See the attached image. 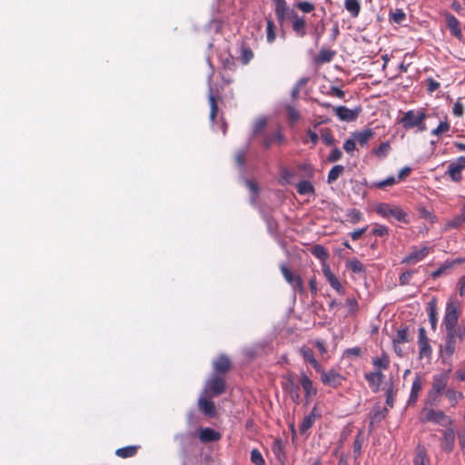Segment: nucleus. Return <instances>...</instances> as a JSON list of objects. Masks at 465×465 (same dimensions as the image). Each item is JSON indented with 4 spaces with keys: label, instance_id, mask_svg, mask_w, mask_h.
I'll use <instances>...</instances> for the list:
<instances>
[{
    "label": "nucleus",
    "instance_id": "obj_1",
    "mask_svg": "<svg viewBox=\"0 0 465 465\" xmlns=\"http://www.w3.org/2000/svg\"><path fill=\"white\" fill-rule=\"evenodd\" d=\"M450 369L433 375L431 388L428 391L425 404L430 407H436L440 401V395L448 389L447 385L450 380Z\"/></svg>",
    "mask_w": 465,
    "mask_h": 465
},
{
    "label": "nucleus",
    "instance_id": "obj_2",
    "mask_svg": "<svg viewBox=\"0 0 465 465\" xmlns=\"http://www.w3.org/2000/svg\"><path fill=\"white\" fill-rule=\"evenodd\" d=\"M426 118L427 114L424 109L417 111L409 110L404 113L403 116L399 120V124H401L405 130L417 127L419 131L423 132L426 130V124L424 122Z\"/></svg>",
    "mask_w": 465,
    "mask_h": 465
},
{
    "label": "nucleus",
    "instance_id": "obj_3",
    "mask_svg": "<svg viewBox=\"0 0 465 465\" xmlns=\"http://www.w3.org/2000/svg\"><path fill=\"white\" fill-rule=\"evenodd\" d=\"M375 212L383 218L393 217L397 221L409 223V216L406 212H404L400 206L391 205L389 203H379L375 207Z\"/></svg>",
    "mask_w": 465,
    "mask_h": 465
},
{
    "label": "nucleus",
    "instance_id": "obj_4",
    "mask_svg": "<svg viewBox=\"0 0 465 465\" xmlns=\"http://www.w3.org/2000/svg\"><path fill=\"white\" fill-rule=\"evenodd\" d=\"M460 310L459 303L455 301H449L446 304L443 324L446 331H450L458 326Z\"/></svg>",
    "mask_w": 465,
    "mask_h": 465
},
{
    "label": "nucleus",
    "instance_id": "obj_5",
    "mask_svg": "<svg viewBox=\"0 0 465 465\" xmlns=\"http://www.w3.org/2000/svg\"><path fill=\"white\" fill-rule=\"evenodd\" d=\"M281 272L284 278V280L290 284L294 293L298 292L300 294H304L305 288L303 284L302 278L294 273L286 264H280Z\"/></svg>",
    "mask_w": 465,
    "mask_h": 465
},
{
    "label": "nucleus",
    "instance_id": "obj_6",
    "mask_svg": "<svg viewBox=\"0 0 465 465\" xmlns=\"http://www.w3.org/2000/svg\"><path fill=\"white\" fill-rule=\"evenodd\" d=\"M282 390L288 393L291 400L295 403L299 404L301 401L300 385L296 383L295 379L292 373L284 375L282 377Z\"/></svg>",
    "mask_w": 465,
    "mask_h": 465
},
{
    "label": "nucleus",
    "instance_id": "obj_7",
    "mask_svg": "<svg viewBox=\"0 0 465 465\" xmlns=\"http://www.w3.org/2000/svg\"><path fill=\"white\" fill-rule=\"evenodd\" d=\"M318 372L321 373L322 382L324 385L330 386L334 389L340 387L342 384V381L345 380V378L334 369L324 371L322 368V371Z\"/></svg>",
    "mask_w": 465,
    "mask_h": 465
},
{
    "label": "nucleus",
    "instance_id": "obj_8",
    "mask_svg": "<svg viewBox=\"0 0 465 465\" xmlns=\"http://www.w3.org/2000/svg\"><path fill=\"white\" fill-rule=\"evenodd\" d=\"M418 346L420 358L430 360L432 355V348L424 327H420L418 330Z\"/></svg>",
    "mask_w": 465,
    "mask_h": 465
},
{
    "label": "nucleus",
    "instance_id": "obj_9",
    "mask_svg": "<svg viewBox=\"0 0 465 465\" xmlns=\"http://www.w3.org/2000/svg\"><path fill=\"white\" fill-rule=\"evenodd\" d=\"M206 391L210 397H216L225 392L226 382L224 378L214 375L206 383Z\"/></svg>",
    "mask_w": 465,
    "mask_h": 465
},
{
    "label": "nucleus",
    "instance_id": "obj_10",
    "mask_svg": "<svg viewBox=\"0 0 465 465\" xmlns=\"http://www.w3.org/2000/svg\"><path fill=\"white\" fill-rule=\"evenodd\" d=\"M300 388L302 387L304 392V398L308 403L313 397L318 393L317 388L313 385L311 378L304 372L302 371L299 375Z\"/></svg>",
    "mask_w": 465,
    "mask_h": 465
},
{
    "label": "nucleus",
    "instance_id": "obj_11",
    "mask_svg": "<svg viewBox=\"0 0 465 465\" xmlns=\"http://www.w3.org/2000/svg\"><path fill=\"white\" fill-rule=\"evenodd\" d=\"M260 142L265 149H269L273 143L282 145L285 142V136L279 127L273 133H263Z\"/></svg>",
    "mask_w": 465,
    "mask_h": 465
},
{
    "label": "nucleus",
    "instance_id": "obj_12",
    "mask_svg": "<svg viewBox=\"0 0 465 465\" xmlns=\"http://www.w3.org/2000/svg\"><path fill=\"white\" fill-rule=\"evenodd\" d=\"M426 421L433 422L440 426H452L453 420L447 416L442 411L430 409L427 411Z\"/></svg>",
    "mask_w": 465,
    "mask_h": 465
},
{
    "label": "nucleus",
    "instance_id": "obj_13",
    "mask_svg": "<svg viewBox=\"0 0 465 465\" xmlns=\"http://www.w3.org/2000/svg\"><path fill=\"white\" fill-rule=\"evenodd\" d=\"M290 21L296 36L302 38L307 35V24L303 16L299 15L297 12H292Z\"/></svg>",
    "mask_w": 465,
    "mask_h": 465
},
{
    "label": "nucleus",
    "instance_id": "obj_14",
    "mask_svg": "<svg viewBox=\"0 0 465 465\" xmlns=\"http://www.w3.org/2000/svg\"><path fill=\"white\" fill-rule=\"evenodd\" d=\"M431 250L432 249L428 246L420 248L413 246L411 248V252L404 257L401 262L411 264L420 262L430 252Z\"/></svg>",
    "mask_w": 465,
    "mask_h": 465
},
{
    "label": "nucleus",
    "instance_id": "obj_15",
    "mask_svg": "<svg viewBox=\"0 0 465 465\" xmlns=\"http://www.w3.org/2000/svg\"><path fill=\"white\" fill-rule=\"evenodd\" d=\"M463 169H465V156H460L456 162L450 163L446 173L453 182L460 183L462 179Z\"/></svg>",
    "mask_w": 465,
    "mask_h": 465
},
{
    "label": "nucleus",
    "instance_id": "obj_16",
    "mask_svg": "<svg viewBox=\"0 0 465 465\" xmlns=\"http://www.w3.org/2000/svg\"><path fill=\"white\" fill-rule=\"evenodd\" d=\"M275 5V15L278 23L282 25L286 19H291V13L295 12L291 9L285 0H273Z\"/></svg>",
    "mask_w": 465,
    "mask_h": 465
},
{
    "label": "nucleus",
    "instance_id": "obj_17",
    "mask_svg": "<svg viewBox=\"0 0 465 465\" xmlns=\"http://www.w3.org/2000/svg\"><path fill=\"white\" fill-rule=\"evenodd\" d=\"M441 431L442 436L440 439V447L446 453H450L453 450L455 445V430L450 426Z\"/></svg>",
    "mask_w": 465,
    "mask_h": 465
},
{
    "label": "nucleus",
    "instance_id": "obj_18",
    "mask_svg": "<svg viewBox=\"0 0 465 465\" xmlns=\"http://www.w3.org/2000/svg\"><path fill=\"white\" fill-rule=\"evenodd\" d=\"M457 338L453 336V333L450 331H446L445 344L440 346V353L442 357L447 356L450 358L457 348Z\"/></svg>",
    "mask_w": 465,
    "mask_h": 465
},
{
    "label": "nucleus",
    "instance_id": "obj_19",
    "mask_svg": "<svg viewBox=\"0 0 465 465\" xmlns=\"http://www.w3.org/2000/svg\"><path fill=\"white\" fill-rule=\"evenodd\" d=\"M333 110L341 121L346 122H352L356 120L360 113V109L351 110L343 105L333 107Z\"/></svg>",
    "mask_w": 465,
    "mask_h": 465
},
{
    "label": "nucleus",
    "instance_id": "obj_20",
    "mask_svg": "<svg viewBox=\"0 0 465 465\" xmlns=\"http://www.w3.org/2000/svg\"><path fill=\"white\" fill-rule=\"evenodd\" d=\"M324 277L327 279L330 285L339 293L345 294V288L341 285L338 278L332 273L328 265L322 268Z\"/></svg>",
    "mask_w": 465,
    "mask_h": 465
},
{
    "label": "nucleus",
    "instance_id": "obj_21",
    "mask_svg": "<svg viewBox=\"0 0 465 465\" xmlns=\"http://www.w3.org/2000/svg\"><path fill=\"white\" fill-rule=\"evenodd\" d=\"M446 24L452 35L459 40L462 39V31L459 20L451 14L445 15Z\"/></svg>",
    "mask_w": 465,
    "mask_h": 465
},
{
    "label": "nucleus",
    "instance_id": "obj_22",
    "mask_svg": "<svg viewBox=\"0 0 465 465\" xmlns=\"http://www.w3.org/2000/svg\"><path fill=\"white\" fill-rule=\"evenodd\" d=\"M213 366L215 372L224 374L230 371L232 363L228 356L221 354L213 361Z\"/></svg>",
    "mask_w": 465,
    "mask_h": 465
},
{
    "label": "nucleus",
    "instance_id": "obj_23",
    "mask_svg": "<svg viewBox=\"0 0 465 465\" xmlns=\"http://www.w3.org/2000/svg\"><path fill=\"white\" fill-rule=\"evenodd\" d=\"M300 354L302 355L305 362L310 363L316 371H322V365L315 359L312 350L307 346H302L300 349Z\"/></svg>",
    "mask_w": 465,
    "mask_h": 465
},
{
    "label": "nucleus",
    "instance_id": "obj_24",
    "mask_svg": "<svg viewBox=\"0 0 465 465\" xmlns=\"http://www.w3.org/2000/svg\"><path fill=\"white\" fill-rule=\"evenodd\" d=\"M365 380L369 383L370 387L372 388L373 391H378L380 389V386L383 381L384 375L381 371H371L368 373H365L364 375Z\"/></svg>",
    "mask_w": 465,
    "mask_h": 465
},
{
    "label": "nucleus",
    "instance_id": "obj_25",
    "mask_svg": "<svg viewBox=\"0 0 465 465\" xmlns=\"http://www.w3.org/2000/svg\"><path fill=\"white\" fill-rule=\"evenodd\" d=\"M198 406L201 411H203L208 417H214L216 415V407L213 401L208 400L205 397H201L198 400Z\"/></svg>",
    "mask_w": 465,
    "mask_h": 465
},
{
    "label": "nucleus",
    "instance_id": "obj_26",
    "mask_svg": "<svg viewBox=\"0 0 465 465\" xmlns=\"http://www.w3.org/2000/svg\"><path fill=\"white\" fill-rule=\"evenodd\" d=\"M422 388V378L419 375H417L411 385V394L408 400L409 405H414L418 400L419 393L421 391Z\"/></svg>",
    "mask_w": 465,
    "mask_h": 465
},
{
    "label": "nucleus",
    "instance_id": "obj_27",
    "mask_svg": "<svg viewBox=\"0 0 465 465\" xmlns=\"http://www.w3.org/2000/svg\"><path fill=\"white\" fill-rule=\"evenodd\" d=\"M220 432L211 428H203L200 430L199 439L202 442H213L221 439Z\"/></svg>",
    "mask_w": 465,
    "mask_h": 465
},
{
    "label": "nucleus",
    "instance_id": "obj_28",
    "mask_svg": "<svg viewBox=\"0 0 465 465\" xmlns=\"http://www.w3.org/2000/svg\"><path fill=\"white\" fill-rule=\"evenodd\" d=\"M448 229L465 228V204L461 206L460 213L446 223Z\"/></svg>",
    "mask_w": 465,
    "mask_h": 465
},
{
    "label": "nucleus",
    "instance_id": "obj_29",
    "mask_svg": "<svg viewBox=\"0 0 465 465\" xmlns=\"http://www.w3.org/2000/svg\"><path fill=\"white\" fill-rule=\"evenodd\" d=\"M427 311L429 313V321L430 323V327L432 331H436L438 324V317H437V301L435 298L431 299L427 307Z\"/></svg>",
    "mask_w": 465,
    "mask_h": 465
},
{
    "label": "nucleus",
    "instance_id": "obj_30",
    "mask_svg": "<svg viewBox=\"0 0 465 465\" xmlns=\"http://www.w3.org/2000/svg\"><path fill=\"white\" fill-rule=\"evenodd\" d=\"M336 55V52L334 50L322 48L320 50L318 55L315 57V62L317 64H325L332 61L334 56Z\"/></svg>",
    "mask_w": 465,
    "mask_h": 465
},
{
    "label": "nucleus",
    "instance_id": "obj_31",
    "mask_svg": "<svg viewBox=\"0 0 465 465\" xmlns=\"http://www.w3.org/2000/svg\"><path fill=\"white\" fill-rule=\"evenodd\" d=\"M374 135L371 129L368 128L361 132L354 133L353 137L355 141L361 145L364 146L368 143L369 140Z\"/></svg>",
    "mask_w": 465,
    "mask_h": 465
},
{
    "label": "nucleus",
    "instance_id": "obj_32",
    "mask_svg": "<svg viewBox=\"0 0 465 465\" xmlns=\"http://www.w3.org/2000/svg\"><path fill=\"white\" fill-rule=\"evenodd\" d=\"M139 446L129 445L123 448H119L115 450V455L122 458L127 459L136 455Z\"/></svg>",
    "mask_w": 465,
    "mask_h": 465
},
{
    "label": "nucleus",
    "instance_id": "obj_33",
    "mask_svg": "<svg viewBox=\"0 0 465 465\" xmlns=\"http://www.w3.org/2000/svg\"><path fill=\"white\" fill-rule=\"evenodd\" d=\"M364 443V432L360 430L355 436L353 441V455L355 459H358L361 455L362 446Z\"/></svg>",
    "mask_w": 465,
    "mask_h": 465
},
{
    "label": "nucleus",
    "instance_id": "obj_34",
    "mask_svg": "<svg viewBox=\"0 0 465 465\" xmlns=\"http://www.w3.org/2000/svg\"><path fill=\"white\" fill-rule=\"evenodd\" d=\"M443 394L449 400L452 407H455L458 401L463 399V393L461 391H456L453 388H448Z\"/></svg>",
    "mask_w": 465,
    "mask_h": 465
},
{
    "label": "nucleus",
    "instance_id": "obj_35",
    "mask_svg": "<svg viewBox=\"0 0 465 465\" xmlns=\"http://www.w3.org/2000/svg\"><path fill=\"white\" fill-rule=\"evenodd\" d=\"M297 193L301 195L314 194L315 190L312 183L309 181H301L296 185Z\"/></svg>",
    "mask_w": 465,
    "mask_h": 465
},
{
    "label": "nucleus",
    "instance_id": "obj_36",
    "mask_svg": "<svg viewBox=\"0 0 465 465\" xmlns=\"http://www.w3.org/2000/svg\"><path fill=\"white\" fill-rule=\"evenodd\" d=\"M210 104V120L213 124L215 122L219 107H218V97L215 96L212 92L209 94Z\"/></svg>",
    "mask_w": 465,
    "mask_h": 465
},
{
    "label": "nucleus",
    "instance_id": "obj_37",
    "mask_svg": "<svg viewBox=\"0 0 465 465\" xmlns=\"http://www.w3.org/2000/svg\"><path fill=\"white\" fill-rule=\"evenodd\" d=\"M389 410L388 408H381L377 407L375 408L372 412L371 413V424H373L374 422H380L388 414Z\"/></svg>",
    "mask_w": 465,
    "mask_h": 465
},
{
    "label": "nucleus",
    "instance_id": "obj_38",
    "mask_svg": "<svg viewBox=\"0 0 465 465\" xmlns=\"http://www.w3.org/2000/svg\"><path fill=\"white\" fill-rule=\"evenodd\" d=\"M276 39V26L271 18H266V40L272 44Z\"/></svg>",
    "mask_w": 465,
    "mask_h": 465
},
{
    "label": "nucleus",
    "instance_id": "obj_39",
    "mask_svg": "<svg viewBox=\"0 0 465 465\" xmlns=\"http://www.w3.org/2000/svg\"><path fill=\"white\" fill-rule=\"evenodd\" d=\"M344 170L345 168L341 164L334 165L328 173L327 183L330 184L333 183L344 172Z\"/></svg>",
    "mask_w": 465,
    "mask_h": 465
},
{
    "label": "nucleus",
    "instance_id": "obj_40",
    "mask_svg": "<svg viewBox=\"0 0 465 465\" xmlns=\"http://www.w3.org/2000/svg\"><path fill=\"white\" fill-rule=\"evenodd\" d=\"M346 267L354 273H361L365 272L364 264L356 258L349 260L346 262Z\"/></svg>",
    "mask_w": 465,
    "mask_h": 465
},
{
    "label": "nucleus",
    "instance_id": "obj_41",
    "mask_svg": "<svg viewBox=\"0 0 465 465\" xmlns=\"http://www.w3.org/2000/svg\"><path fill=\"white\" fill-rule=\"evenodd\" d=\"M372 364L380 370H387L390 366V359L386 353H382L381 357L372 359Z\"/></svg>",
    "mask_w": 465,
    "mask_h": 465
},
{
    "label": "nucleus",
    "instance_id": "obj_42",
    "mask_svg": "<svg viewBox=\"0 0 465 465\" xmlns=\"http://www.w3.org/2000/svg\"><path fill=\"white\" fill-rule=\"evenodd\" d=\"M344 6L351 16L357 17L361 11V5L358 0H345Z\"/></svg>",
    "mask_w": 465,
    "mask_h": 465
},
{
    "label": "nucleus",
    "instance_id": "obj_43",
    "mask_svg": "<svg viewBox=\"0 0 465 465\" xmlns=\"http://www.w3.org/2000/svg\"><path fill=\"white\" fill-rule=\"evenodd\" d=\"M409 335H408V328H401L397 331L395 337L393 338L392 342L395 344H401L408 342Z\"/></svg>",
    "mask_w": 465,
    "mask_h": 465
},
{
    "label": "nucleus",
    "instance_id": "obj_44",
    "mask_svg": "<svg viewBox=\"0 0 465 465\" xmlns=\"http://www.w3.org/2000/svg\"><path fill=\"white\" fill-rule=\"evenodd\" d=\"M451 263L449 262V261H446L444 263H442L437 270L433 271L430 273L431 278L437 279L444 274H448L450 272V270L451 269Z\"/></svg>",
    "mask_w": 465,
    "mask_h": 465
},
{
    "label": "nucleus",
    "instance_id": "obj_45",
    "mask_svg": "<svg viewBox=\"0 0 465 465\" xmlns=\"http://www.w3.org/2000/svg\"><path fill=\"white\" fill-rule=\"evenodd\" d=\"M415 465H428L429 460L423 448H418L413 460Z\"/></svg>",
    "mask_w": 465,
    "mask_h": 465
},
{
    "label": "nucleus",
    "instance_id": "obj_46",
    "mask_svg": "<svg viewBox=\"0 0 465 465\" xmlns=\"http://www.w3.org/2000/svg\"><path fill=\"white\" fill-rule=\"evenodd\" d=\"M346 216L348 221L352 224L358 223L362 220L363 217L361 212L355 208L349 210Z\"/></svg>",
    "mask_w": 465,
    "mask_h": 465
},
{
    "label": "nucleus",
    "instance_id": "obj_47",
    "mask_svg": "<svg viewBox=\"0 0 465 465\" xmlns=\"http://www.w3.org/2000/svg\"><path fill=\"white\" fill-rule=\"evenodd\" d=\"M391 150L389 142L381 143L375 150L374 154L379 158H385Z\"/></svg>",
    "mask_w": 465,
    "mask_h": 465
},
{
    "label": "nucleus",
    "instance_id": "obj_48",
    "mask_svg": "<svg viewBox=\"0 0 465 465\" xmlns=\"http://www.w3.org/2000/svg\"><path fill=\"white\" fill-rule=\"evenodd\" d=\"M321 137L322 142L326 145H333L335 143L334 136L329 128H324L321 130Z\"/></svg>",
    "mask_w": 465,
    "mask_h": 465
},
{
    "label": "nucleus",
    "instance_id": "obj_49",
    "mask_svg": "<svg viewBox=\"0 0 465 465\" xmlns=\"http://www.w3.org/2000/svg\"><path fill=\"white\" fill-rule=\"evenodd\" d=\"M418 213L421 218L429 221L431 223H434L437 222L436 215H434L430 211L426 209L424 206H419Z\"/></svg>",
    "mask_w": 465,
    "mask_h": 465
},
{
    "label": "nucleus",
    "instance_id": "obj_50",
    "mask_svg": "<svg viewBox=\"0 0 465 465\" xmlns=\"http://www.w3.org/2000/svg\"><path fill=\"white\" fill-rule=\"evenodd\" d=\"M254 54L249 46L242 45L241 51V61L243 64H248L253 58Z\"/></svg>",
    "mask_w": 465,
    "mask_h": 465
},
{
    "label": "nucleus",
    "instance_id": "obj_51",
    "mask_svg": "<svg viewBox=\"0 0 465 465\" xmlns=\"http://www.w3.org/2000/svg\"><path fill=\"white\" fill-rule=\"evenodd\" d=\"M266 125H267V121L265 118L257 119L253 124V131H252L253 136H257V135L262 134Z\"/></svg>",
    "mask_w": 465,
    "mask_h": 465
},
{
    "label": "nucleus",
    "instance_id": "obj_52",
    "mask_svg": "<svg viewBox=\"0 0 465 465\" xmlns=\"http://www.w3.org/2000/svg\"><path fill=\"white\" fill-rule=\"evenodd\" d=\"M450 128V125L448 121L440 122V124L431 131V135L440 136L443 134L447 133Z\"/></svg>",
    "mask_w": 465,
    "mask_h": 465
},
{
    "label": "nucleus",
    "instance_id": "obj_53",
    "mask_svg": "<svg viewBox=\"0 0 465 465\" xmlns=\"http://www.w3.org/2000/svg\"><path fill=\"white\" fill-rule=\"evenodd\" d=\"M312 253L320 260H326L328 258V252L326 249L322 245H314L312 249Z\"/></svg>",
    "mask_w": 465,
    "mask_h": 465
},
{
    "label": "nucleus",
    "instance_id": "obj_54",
    "mask_svg": "<svg viewBox=\"0 0 465 465\" xmlns=\"http://www.w3.org/2000/svg\"><path fill=\"white\" fill-rule=\"evenodd\" d=\"M251 461L254 465H265V460L258 449L252 450Z\"/></svg>",
    "mask_w": 465,
    "mask_h": 465
},
{
    "label": "nucleus",
    "instance_id": "obj_55",
    "mask_svg": "<svg viewBox=\"0 0 465 465\" xmlns=\"http://www.w3.org/2000/svg\"><path fill=\"white\" fill-rule=\"evenodd\" d=\"M397 183V180L394 176H390L385 180L377 182L374 183V186L378 189H384L389 186H392Z\"/></svg>",
    "mask_w": 465,
    "mask_h": 465
},
{
    "label": "nucleus",
    "instance_id": "obj_56",
    "mask_svg": "<svg viewBox=\"0 0 465 465\" xmlns=\"http://www.w3.org/2000/svg\"><path fill=\"white\" fill-rule=\"evenodd\" d=\"M295 5L303 13H311L315 9L314 5L307 1L297 2Z\"/></svg>",
    "mask_w": 465,
    "mask_h": 465
},
{
    "label": "nucleus",
    "instance_id": "obj_57",
    "mask_svg": "<svg viewBox=\"0 0 465 465\" xmlns=\"http://www.w3.org/2000/svg\"><path fill=\"white\" fill-rule=\"evenodd\" d=\"M315 422V420L312 417L305 416L300 425V432L305 433L309 429H311Z\"/></svg>",
    "mask_w": 465,
    "mask_h": 465
},
{
    "label": "nucleus",
    "instance_id": "obj_58",
    "mask_svg": "<svg viewBox=\"0 0 465 465\" xmlns=\"http://www.w3.org/2000/svg\"><path fill=\"white\" fill-rule=\"evenodd\" d=\"M372 234L380 237H384L389 235V229L385 225L381 224H374V228L372 230Z\"/></svg>",
    "mask_w": 465,
    "mask_h": 465
},
{
    "label": "nucleus",
    "instance_id": "obj_59",
    "mask_svg": "<svg viewBox=\"0 0 465 465\" xmlns=\"http://www.w3.org/2000/svg\"><path fill=\"white\" fill-rule=\"evenodd\" d=\"M391 18L394 23L401 24L406 18V14L401 9H396L391 14Z\"/></svg>",
    "mask_w": 465,
    "mask_h": 465
},
{
    "label": "nucleus",
    "instance_id": "obj_60",
    "mask_svg": "<svg viewBox=\"0 0 465 465\" xmlns=\"http://www.w3.org/2000/svg\"><path fill=\"white\" fill-rule=\"evenodd\" d=\"M287 114H288V119L292 123L295 124L300 119V114L292 105L287 106Z\"/></svg>",
    "mask_w": 465,
    "mask_h": 465
},
{
    "label": "nucleus",
    "instance_id": "obj_61",
    "mask_svg": "<svg viewBox=\"0 0 465 465\" xmlns=\"http://www.w3.org/2000/svg\"><path fill=\"white\" fill-rule=\"evenodd\" d=\"M414 274L413 271H406L402 272L399 277L400 285H408Z\"/></svg>",
    "mask_w": 465,
    "mask_h": 465
},
{
    "label": "nucleus",
    "instance_id": "obj_62",
    "mask_svg": "<svg viewBox=\"0 0 465 465\" xmlns=\"http://www.w3.org/2000/svg\"><path fill=\"white\" fill-rule=\"evenodd\" d=\"M451 333H453V336L457 338V340L460 342L465 341V328L457 326L451 331H450Z\"/></svg>",
    "mask_w": 465,
    "mask_h": 465
},
{
    "label": "nucleus",
    "instance_id": "obj_63",
    "mask_svg": "<svg viewBox=\"0 0 465 465\" xmlns=\"http://www.w3.org/2000/svg\"><path fill=\"white\" fill-rule=\"evenodd\" d=\"M342 157V152L339 148H334L327 157L329 163H335Z\"/></svg>",
    "mask_w": 465,
    "mask_h": 465
},
{
    "label": "nucleus",
    "instance_id": "obj_64",
    "mask_svg": "<svg viewBox=\"0 0 465 465\" xmlns=\"http://www.w3.org/2000/svg\"><path fill=\"white\" fill-rule=\"evenodd\" d=\"M345 306L351 313H355L359 310L358 302L354 298L347 299L345 302Z\"/></svg>",
    "mask_w": 465,
    "mask_h": 465
}]
</instances>
